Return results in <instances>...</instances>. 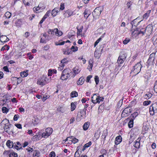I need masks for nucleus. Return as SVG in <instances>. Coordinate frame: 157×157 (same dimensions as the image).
<instances>
[{"label":"nucleus","mask_w":157,"mask_h":157,"mask_svg":"<svg viewBox=\"0 0 157 157\" xmlns=\"http://www.w3.org/2000/svg\"><path fill=\"white\" fill-rule=\"evenodd\" d=\"M71 73V71L69 69H65L62 72L60 79L63 80H66L70 77Z\"/></svg>","instance_id":"f257e3e1"},{"label":"nucleus","mask_w":157,"mask_h":157,"mask_svg":"<svg viewBox=\"0 0 157 157\" xmlns=\"http://www.w3.org/2000/svg\"><path fill=\"white\" fill-rule=\"evenodd\" d=\"M142 66L140 63H138L133 67L132 70V73H133L134 75H136L138 74L141 70Z\"/></svg>","instance_id":"f03ea898"},{"label":"nucleus","mask_w":157,"mask_h":157,"mask_svg":"<svg viewBox=\"0 0 157 157\" xmlns=\"http://www.w3.org/2000/svg\"><path fill=\"white\" fill-rule=\"evenodd\" d=\"M102 11V8L101 7L96 8L92 13L93 17L96 18H98Z\"/></svg>","instance_id":"7ed1b4c3"},{"label":"nucleus","mask_w":157,"mask_h":157,"mask_svg":"<svg viewBox=\"0 0 157 157\" xmlns=\"http://www.w3.org/2000/svg\"><path fill=\"white\" fill-rule=\"evenodd\" d=\"M52 129L51 128H48L46 129L45 132L43 133L42 134V137L44 138H47L52 132Z\"/></svg>","instance_id":"20e7f679"},{"label":"nucleus","mask_w":157,"mask_h":157,"mask_svg":"<svg viewBox=\"0 0 157 157\" xmlns=\"http://www.w3.org/2000/svg\"><path fill=\"white\" fill-rule=\"evenodd\" d=\"M74 11L70 10H66L63 13V16L65 18H68L69 17L75 15Z\"/></svg>","instance_id":"39448f33"},{"label":"nucleus","mask_w":157,"mask_h":157,"mask_svg":"<svg viewBox=\"0 0 157 157\" xmlns=\"http://www.w3.org/2000/svg\"><path fill=\"white\" fill-rule=\"evenodd\" d=\"M142 30L144 32V33L146 32H147L148 33H147V34L149 35L151 33L153 30V26L152 24H149L146 27L145 29H142Z\"/></svg>","instance_id":"423d86ee"},{"label":"nucleus","mask_w":157,"mask_h":157,"mask_svg":"<svg viewBox=\"0 0 157 157\" xmlns=\"http://www.w3.org/2000/svg\"><path fill=\"white\" fill-rule=\"evenodd\" d=\"M131 112V111L130 108L127 107L123 111L121 115V117H125L127 116Z\"/></svg>","instance_id":"0eeeda50"},{"label":"nucleus","mask_w":157,"mask_h":157,"mask_svg":"<svg viewBox=\"0 0 157 157\" xmlns=\"http://www.w3.org/2000/svg\"><path fill=\"white\" fill-rule=\"evenodd\" d=\"M44 9V7L42 6L40 4L38 6L34 7L33 10L34 12L37 13L42 12Z\"/></svg>","instance_id":"6e6552de"},{"label":"nucleus","mask_w":157,"mask_h":157,"mask_svg":"<svg viewBox=\"0 0 157 157\" xmlns=\"http://www.w3.org/2000/svg\"><path fill=\"white\" fill-rule=\"evenodd\" d=\"M6 145L7 147L9 148H12L13 147L14 145L13 143V142L10 140H8L6 142ZM14 147L15 148L17 149H19L20 148V147H19L18 146H17L16 145H14Z\"/></svg>","instance_id":"1a4fd4ad"},{"label":"nucleus","mask_w":157,"mask_h":157,"mask_svg":"<svg viewBox=\"0 0 157 157\" xmlns=\"http://www.w3.org/2000/svg\"><path fill=\"white\" fill-rule=\"evenodd\" d=\"M48 36L46 33L43 34V36L41 37L40 42L41 43H46L47 41L49 40Z\"/></svg>","instance_id":"9d476101"},{"label":"nucleus","mask_w":157,"mask_h":157,"mask_svg":"<svg viewBox=\"0 0 157 157\" xmlns=\"http://www.w3.org/2000/svg\"><path fill=\"white\" fill-rule=\"evenodd\" d=\"M47 83V81L46 79L44 78H41L39 79L37 81V84L40 85L44 86Z\"/></svg>","instance_id":"9b49d317"},{"label":"nucleus","mask_w":157,"mask_h":157,"mask_svg":"<svg viewBox=\"0 0 157 157\" xmlns=\"http://www.w3.org/2000/svg\"><path fill=\"white\" fill-rule=\"evenodd\" d=\"M141 34L142 35L144 34V32L142 30V29L140 31L137 30H135L134 31H132V34L133 36H136L138 35Z\"/></svg>","instance_id":"f8f14e48"},{"label":"nucleus","mask_w":157,"mask_h":157,"mask_svg":"<svg viewBox=\"0 0 157 157\" xmlns=\"http://www.w3.org/2000/svg\"><path fill=\"white\" fill-rule=\"evenodd\" d=\"M154 59V56L152 54H151L147 61V63L149 65L152 64Z\"/></svg>","instance_id":"ddd939ff"},{"label":"nucleus","mask_w":157,"mask_h":157,"mask_svg":"<svg viewBox=\"0 0 157 157\" xmlns=\"http://www.w3.org/2000/svg\"><path fill=\"white\" fill-rule=\"evenodd\" d=\"M73 75L74 77L80 72V69L78 67H76L73 69Z\"/></svg>","instance_id":"4468645a"},{"label":"nucleus","mask_w":157,"mask_h":157,"mask_svg":"<svg viewBox=\"0 0 157 157\" xmlns=\"http://www.w3.org/2000/svg\"><path fill=\"white\" fill-rule=\"evenodd\" d=\"M11 124H8L4 127V130L7 133H9L10 132L12 131V129H11Z\"/></svg>","instance_id":"2eb2a0df"},{"label":"nucleus","mask_w":157,"mask_h":157,"mask_svg":"<svg viewBox=\"0 0 157 157\" xmlns=\"http://www.w3.org/2000/svg\"><path fill=\"white\" fill-rule=\"evenodd\" d=\"M94 63V59L93 58L90 59L89 61V65L87 67V69L91 71L93 67V63Z\"/></svg>","instance_id":"dca6fc26"},{"label":"nucleus","mask_w":157,"mask_h":157,"mask_svg":"<svg viewBox=\"0 0 157 157\" xmlns=\"http://www.w3.org/2000/svg\"><path fill=\"white\" fill-rule=\"evenodd\" d=\"M9 40V39L5 36L2 35L0 36V40L2 43L6 42Z\"/></svg>","instance_id":"f3484780"},{"label":"nucleus","mask_w":157,"mask_h":157,"mask_svg":"<svg viewBox=\"0 0 157 157\" xmlns=\"http://www.w3.org/2000/svg\"><path fill=\"white\" fill-rule=\"evenodd\" d=\"M59 12V9L57 8H55L52 11L51 13L53 17H55Z\"/></svg>","instance_id":"a211bd4d"},{"label":"nucleus","mask_w":157,"mask_h":157,"mask_svg":"<svg viewBox=\"0 0 157 157\" xmlns=\"http://www.w3.org/2000/svg\"><path fill=\"white\" fill-rule=\"evenodd\" d=\"M122 141V137L121 136H119L116 137L115 140V144L116 145L119 144Z\"/></svg>","instance_id":"6ab92c4d"},{"label":"nucleus","mask_w":157,"mask_h":157,"mask_svg":"<svg viewBox=\"0 0 157 157\" xmlns=\"http://www.w3.org/2000/svg\"><path fill=\"white\" fill-rule=\"evenodd\" d=\"M54 32L55 35L57 36H60L63 34L62 32L60 30H59L57 29H54Z\"/></svg>","instance_id":"aec40b11"},{"label":"nucleus","mask_w":157,"mask_h":157,"mask_svg":"<svg viewBox=\"0 0 157 157\" xmlns=\"http://www.w3.org/2000/svg\"><path fill=\"white\" fill-rule=\"evenodd\" d=\"M140 139L138 138L137 140L135 142V144L134 145V147L137 148H139L140 147Z\"/></svg>","instance_id":"412c9836"},{"label":"nucleus","mask_w":157,"mask_h":157,"mask_svg":"<svg viewBox=\"0 0 157 157\" xmlns=\"http://www.w3.org/2000/svg\"><path fill=\"white\" fill-rule=\"evenodd\" d=\"M85 81V80L83 77H80L78 80L77 82V83L78 85H82Z\"/></svg>","instance_id":"4be33fe9"},{"label":"nucleus","mask_w":157,"mask_h":157,"mask_svg":"<svg viewBox=\"0 0 157 157\" xmlns=\"http://www.w3.org/2000/svg\"><path fill=\"white\" fill-rule=\"evenodd\" d=\"M29 71L26 70L25 71L21 72L20 73L21 76L23 78L27 76L28 75Z\"/></svg>","instance_id":"5701e85b"},{"label":"nucleus","mask_w":157,"mask_h":157,"mask_svg":"<svg viewBox=\"0 0 157 157\" xmlns=\"http://www.w3.org/2000/svg\"><path fill=\"white\" fill-rule=\"evenodd\" d=\"M103 99H92L91 101L94 104L99 103L101 101H103Z\"/></svg>","instance_id":"b1692460"},{"label":"nucleus","mask_w":157,"mask_h":157,"mask_svg":"<svg viewBox=\"0 0 157 157\" xmlns=\"http://www.w3.org/2000/svg\"><path fill=\"white\" fill-rule=\"evenodd\" d=\"M40 122V120L37 118L34 117L32 120V122L34 125H36Z\"/></svg>","instance_id":"393cba45"},{"label":"nucleus","mask_w":157,"mask_h":157,"mask_svg":"<svg viewBox=\"0 0 157 157\" xmlns=\"http://www.w3.org/2000/svg\"><path fill=\"white\" fill-rule=\"evenodd\" d=\"M90 123L89 122H85L83 126V128L84 130L86 131L87 130L90 125Z\"/></svg>","instance_id":"a878e982"},{"label":"nucleus","mask_w":157,"mask_h":157,"mask_svg":"<svg viewBox=\"0 0 157 157\" xmlns=\"http://www.w3.org/2000/svg\"><path fill=\"white\" fill-rule=\"evenodd\" d=\"M9 122V120L6 118H5L2 120L1 123V124L2 125H4L5 126L8 124H10Z\"/></svg>","instance_id":"bb28decb"},{"label":"nucleus","mask_w":157,"mask_h":157,"mask_svg":"<svg viewBox=\"0 0 157 157\" xmlns=\"http://www.w3.org/2000/svg\"><path fill=\"white\" fill-rule=\"evenodd\" d=\"M151 13V10H148L143 16V18L144 19H147L149 17L150 13Z\"/></svg>","instance_id":"cd10ccee"},{"label":"nucleus","mask_w":157,"mask_h":157,"mask_svg":"<svg viewBox=\"0 0 157 157\" xmlns=\"http://www.w3.org/2000/svg\"><path fill=\"white\" fill-rule=\"evenodd\" d=\"M90 14V12L89 10L86 9L84 12V16L86 19L87 18Z\"/></svg>","instance_id":"c85d7f7f"},{"label":"nucleus","mask_w":157,"mask_h":157,"mask_svg":"<svg viewBox=\"0 0 157 157\" xmlns=\"http://www.w3.org/2000/svg\"><path fill=\"white\" fill-rule=\"evenodd\" d=\"M65 43H70V41L69 40H67L66 41H64L62 42H55V44L56 46L63 45Z\"/></svg>","instance_id":"c756f323"},{"label":"nucleus","mask_w":157,"mask_h":157,"mask_svg":"<svg viewBox=\"0 0 157 157\" xmlns=\"http://www.w3.org/2000/svg\"><path fill=\"white\" fill-rule=\"evenodd\" d=\"M56 70L55 69H49L48 70V76H51L53 73H56Z\"/></svg>","instance_id":"7c9ffc66"},{"label":"nucleus","mask_w":157,"mask_h":157,"mask_svg":"<svg viewBox=\"0 0 157 157\" xmlns=\"http://www.w3.org/2000/svg\"><path fill=\"white\" fill-rule=\"evenodd\" d=\"M92 143L91 141H89L88 143L85 144L83 146V148L82 149L83 151H84L86 148H88L89 147L91 144Z\"/></svg>","instance_id":"2f4dec72"},{"label":"nucleus","mask_w":157,"mask_h":157,"mask_svg":"<svg viewBox=\"0 0 157 157\" xmlns=\"http://www.w3.org/2000/svg\"><path fill=\"white\" fill-rule=\"evenodd\" d=\"M12 14L9 11L6 12L4 14L5 17L6 18L9 19L11 17Z\"/></svg>","instance_id":"473e14b6"},{"label":"nucleus","mask_w":157,"mask_h":157,"mask_svg":"<svg viewBox=\"0 0 157 157\" xmlns=\"http://www.w3.org/2000/svg\"><path fill=\"white\" fill-rule=\"evenodd\" d=\"M138 115V114L137 112H135L132 114L130 117V118L134 120Z\"/></svg>","instance_id":"72a5a7b5"},{"label":"nucleus","mask_w":157,"mask_h":157,"mask_svg":"<svg viewBox=\"0 0 157 157\" xmlns=\"http://www.w3.org/2000/svg\"><path fill=\"white\" fill-rule=\"evenodd\" d=\"M32 0H23V2L26 6H29L31 3Z\"/></svg>","instance_id":"f704fd0d"},{"label":"nucleus","mask_w":157,"mask_h":157,"mask_svg":"<svg viewBox=\"0 0 157 157\" xmlns=\"http://www.w3.org/2000/svg\"><path fill=\"white\" fill-rule=\"evenodd\" d=\"M82 27H80V28L78 29H78V31L77 32V35L78 36H82Z\"/></svg>","instance_id":"c9c22d12"},{"label":"nucleus","mask_w":157,"mask_h":157,"mask_svg":"<svg viewBox=\"0 0 157 157\" xmlns=\"http://www.w3.org/2000/svg\"><path fill=\"white\" fill-rule=\"evenodd\" d=\"M73 138V137L72 136H70L67 137L66 139L65 140V142H66L67 141H68L69 142L68 143L69 144H71L72 143V141Z\"/></svg>","instance_id":"e433bc0d"},{"label":"nucleus","mask_w":157,"mask_h":157,"mask_svg":"<svg viewBox=\"0 0 157 157\" xmlns=\"http://www.w3.org/2000/svg\"><path fill=\"white\" fill-rule=\"evenodd\" d=\"M40 153L39 151L35 150L34 152L33 155V157H39L40 155Z\"/></svg>","instance_id":"4c0bfd02"},{"label":"nucleus","mask_w":157,"mask_h":157,"mask_svg":"<svg viewBox=\"0 0 157 157\" xmlns=\"http://www.w3.org/2000/svg\"><path fill=\"white\" fill-rule=\"evenodd\" d=\"M130 120L128 123L129 127L130 128L133 127V120L130 118Z\"/></svg>","instance_id":"58836bf2"},{"label":"nucleus","mask_w":157,"mask_h":157,"mask_svg":"<svg viewBox=\"0 0 157 157\" xmlns=\"http://www.w3.org/2000/svg\"><path fill=\"white\" fill-rule=\"evenodd\" d=\"M71 51L68 49L63 50V54L66 55H69L71 54Z\"/></svg>","instance_id":"ea45409f"},{"label":"nucleus","mask_w":157,"mask_h":157,"mask_svg":"<svg viewBox=\"0 0 157 157\" xmlns=\"http://www.w3.org/2000/svg\"><path fill=\"white\" fill-rule=\"evenodd\" d=\"M68 60L67 58H64L61 61L60 64H62L65 66V64L68 62Z\"/></svg>","instance_id":"a19ab883"},{"label":"nucleus","mask_w":157,"mask_h":157,"mask_svg":"<svg viewBox=\"0 0 157 157\" xmlns=\"http://www.w3.org/2000/svg\"><path fill=\"white\" fill-rule=\"evenodd\" d=\"M78 95V93L75 91H73L71 94V96L72 98L76 97Z\"/></svg>","instance_id":"79ce46f5"},{"label":"nucleus","mask_w":157,"mask_h":157,"mask_svg":"<svg viewBox=\"0 0 157 157\" xmlns=\"http://www.w3.org/2000/svg\"><path fill=\"white\" fill-rule=\"evenodd\" d=\"M57 111L59 112L63 113L65 112V109L64 108L59 106L57 109Z\"/></svg>","instance_id":"37998d69"},{"label":"nucleus","mask_w":157,"mask_h":157,"mask_svg":"<svg viewBox=\"0 0 157 157\" xmlns=\"http://www.w3.org/2000/svg\"><path fill=\"white\" fill-rule=\"evenodd\" d=\"M107 135V131H104L103 132V134L102 135V138L104 139V142L105 140L106 137Z\"/></svg>","instance_id":"c03bdc74"},{"label":"nucleus","mask_w":157,"mask_h":157,"mask_svg":"<svg viewBox=\"0 0 157 157\" xmlns=\"http://www.w3.org/2000/svg\"><path fill=\"white\" fill-rule=\"evenodd\" d=\"M149 112L151 115H153L154 114L155 112L154 110L153 107L152 106L150 107Z\"/></svg>","instance_id":"a18cd8bd"},{"label":"nucleus","mask_w":157,"mask_h":157,"mask_svg":"<svg viewBox=\"0 0 157 157\" xmlns=\"http://www.w3.org/2000/svg\"><path fill=\"white\" fill-rule=\"evenodd\" d=\"M94 56L96 58L98 59L101 56V54L97 51H95L94 52Z\"/></svg>","instance_id":"49530a36"},{"label":"nucleus","mask_w":157,"mask_h":157,"mask_svg":"<svg viewBox=\"0 0 157 157\" xmlns=\"http://www.w3.org/2000/svg\"><path fill=\"white\" fill-rule=\"evenodd\" d=\"M2 111L4 113H6L9 111V109L6 107H3L2 109Z\"/></svg>","instance_id":"de8ad7c7"},{"label":"nucleus","mask_w":157,"mask_h":157,"mask_svg":"<svg viewBox=\"0 0 157 157\" xmlns=\"http://www.w3.org/2000/svg\"><path fill=\"white\" fill-rule=\"evenodd\" d=\"M76 108V105L75 103L72 102L71 103V110L72 111H74Z\"/></svg>","instance_id":"09e8293b"},{"label":"nucleus","mask_w":157,"mask_h":157,"mask_svg":"<svg viewBox=\"0 0 157 157\" xmlns=\"http://www.w3.org/2000/svg\"><path fill=\"white\" fill-rule=\"evenodd\" d=\"M152 96V94L151 93L147 92L145 94L144 97H145V98H150Z\"/></svg>","instance_id":"8fccbe9b"},{"label":"nucleus","mask_w":157,"mask_h":157,"mask_svg":"<svg viewBox=\"0 0 157 157\" xmlns=\"http://www.w3.org/2000/svg\"><path fill=\"white\" fill-rule=\"evenodd\" d=\"M71 50L74 52H76L78 50V47L77 46H73L71 47Z\"/></svg>","instance_id":"3c124183"},{"label":"nucleus","mask_w":157,"mask_h":157,"mask_svg":"<svg viewBox=\"0 0 157 157\" xmlns=\"http://www.w3.org/2000/svg\"><path fill=\"white\" fill-rule=\"evenodd\" d=\"M151 103V101L149 100L145 101L143 102V105L145 106H147L150 104Z\"/></svg>","instance_id":"603ef678"},{"label":"nucleus","mask_w":157,"mask_h":157,"mask_svg":"<svg viewBox=\"0 0 157 157\" xmlns=\"http://www.w3.org/2000/svg\"><path fill=\"white\" fill-rule=\"evenodd\" d=\"M64 67V65H63L62 64L60 63L59 66L58 67V70L59 71H62L63 69V67Z\"/></svg>","instance_id":"864d4df0"},{"label":"nucleus","mask_w":157,"mask_h":157,"mask_svg":"<svg viewBox=\"0 0 157 157\" xmlns=\"http://www.w3.org/2000/svg\"><path fill=\"white\" fill-rule=\"evenodd\" d=\"M102 39L100 37L95 42L94 44V47H95L98 44L99 42Z\"/></svg>","instance_id":"5fc2aeb1"},{"label":"nucleus","mask_w":157,"mask_h":157,"mask_svg":"<svg viewBox=\"0 0 157 157\" xmlns=\"http://www.w3.org/2000/svg\"><path fill=\"white\" fill-rule=\"evenodd\" d=\"M56 156V154L55 152L53 151H52L49 153V157H55Z\"/></svg>","instance_id":"6e6d98bb"},{"label":"nucleus","mask_w":157,"mask_h":157,"mask_svg":"<svg viewBox=\"0 0 157 157\" xmlns=\"http://www.w3.org/2000/svg\"><path fill=\"white\" fill-rule=\"evenodd\" d=\"M124 60L121 59L120 58H118L117 60V62L119 64H122L124 63Z\"/></svg>","instance_id":"4d7b16f0"},{"label":"nucleus","mask_w":157,"mask_h":157,"mask_svg":"<svg viewBox=\"0 0 157 157\" xmlns=\"http://www.w3.org/2000/svg\"><path fill=\"white\" fill-rule=\"evenodd\" d=\"M130 41V39L128 38H126L125 40H124L123 42V43L124 44H128Z\"/></svg>","instance_id":"13d9d810"},{"label":"nucleus","mask_w":157,"mask_h":157,"mask_svg":"<svg viewBox=\"0 0 157 157\" xmlns=\"http://www.w3.org/2000/svg\"><path fill=\"white\" fill-rule=\"evenodd\" d=\"M126 57V56L125 54H123L119 56L118 58H120L121 59L124 60Z\"/></svg>","instance_id":"bf43d9fd"},{"label":"nucleus","mask_w":157,"mask_h":157,"mask_svg":"<svg viewBox=\"0 0 157 157\" xmlns=\"http://www.w3.org/2000/svg\"><path fill=\"white\" fill-rule=\"evenodd\" d=\"M95 81L96 82V84H98L99 82V77L98 76H95L94 78Z\"/></svg>","instance_id":"052dcab7"},{"label":"nucleus","mask_w":157,"mask_h":157,"mask_svg":"<svg viewBox=\"0 0 157 157\" xmlns=\"http://www.w3.org/2000/svg\"><path fill=\"white\" fill-rule=\"evenodd\" d=\"M17 154L14 153H11L9 156V157H17Z\"/></svg>","instance_id":"680f3d73"},{"label":"nucleus","mask_w":157,"mask_h":157,"mask_svg":"<svg viewBox=\"0 0 157 157\" xmlns=\"http://www.w3.org/2000/svg\"><path fill=\"white\" fill-rule=\"evenodd\" d=\"M78 141V140L75 138L73 137V138L72 141V143L75 144L77 143Z\"/></svg>","instance_id":"e2e57ef3"},{"label":"nucleus","mask_w":157,"mask_h":157,"mask_svg":"<svg viewBox=\"0 0 157 157\" xmlns=\"http://www.w3.org/2000/svg\"><path fill=\"white\" fill-rule=\"evenodd\" d=\"M5 9V7H2L0 6V13H1L2 14L4 12V10Z\"/></svg>","instance_id":"0e129e2a"},{"label":"nucleus","mask_w":157,"mask_h":157,"mask_svg":"<svg viewBox=\"0 0 157 157\" xmlns=\"http://www.w3.org/2000/svg\"><path fill=\"white\" fill-rule=\"evenodd\" d=\"M92 77V75H89L86 78V82H90V79Z\"/></svg>","instance_id":"69168bd1"},{"label":"nucleus","mask_w":157,"mask_h":157,"mask_svg":"<svg viewBox=\"0 0 157 157\" xmlns=\"http://www.w3.org/2000/svg\"><path fill=\"white\" fill-rule=\"evenodd\" d=\"M51 13L50 10L48 11L44 15V17L47 18L49 15Z\"/></svg>","instance_id":"338daca9"},{"label":"nucleus","mask_w":157,"mask_h":157,"mask_svg":"<svg viewBox=\"0 0 157 157\" xmlns=\"http://www.w3.org/2000/svg\"><path fill=\"white\" fill-rule=\"evenodd\" d=\"M149 129L148 126V125H144L143 127V129L145 131H147Z\"/></svg>","instance_id":"774afa93"}]
</instances>
